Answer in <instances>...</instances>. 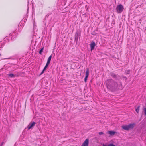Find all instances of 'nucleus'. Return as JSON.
I'll return each mask as SVG.
<instances>
[{
    "mask_svg": "<svg viewBox=\"0 0 146 146\" xmlns=\"http://www.w3.org/2000/svg\"><path fill=\"white\" fill-rule=\"evenodd\" d=\"M89 70L88 68H87L86 71L85 73V77L84 78V81L85 82H86L87 79L88 77L89 76Z\"/></svg>",
    "mask_w": 146,
    "mask_h": 146,
    "instance_id": "4",
    "label": "nucleus"
},
{
    "mask_svg": "<svg viewBox=\"0 0 146 146\" xmlns=\"http://www.w3.org/2000/svg\"><path fill=\"white\" fill-rule=\"evenodd\" d=\"M130 70H126L125 72V73L127 74H129L130 73Z\"/></svg>",
    "mask_w": 146,
    "mask_h": 146,
    "instance_id": "17",
    "label": "nucleus"
},
{
    "mask_svg": "<svg viewBox=\"0 0 146 146\" xmlns=\"http://www.w3.org/2000/svg\"><path fill=\"white\" fill-rule=\"evenodd\" d=\"M35 124L36 123L34 122H33L32 123H29L28 126V129H29L31 128H32Z\"/></svg>",
    "mask_w": 146,
    "mask_h": 146,
    "instance_id": "6",
    "label": "nucleus"
},
{
    "mask_svg": "<svg viewBox=\"0 0 146 146\" xmlns=\"http://www.w3.org/2000/svg\"><path fill=\"white\" fill-rule=\"evenodd\" d=\"M102 146H115V145H114L113 143H109L107 145V144H103Z\"/></svg>",
    "mask_w": 146,
    "mask_h": 146,
    "instance_id": "10",
    "label": "nucleus"
},
{
    "mask_svg": "<svg viewBox=\"0 0 146 146\" xmlns=\"http://www.w3.org/2000/svg\"><path fill=\"white\" fill-rule=\"evenodd\" d=\"M99 134L100 135H102L104 134V133L102 132H100L99 133Z\"/></svg>",
    "mask_w": 146,
    "mask_h": 146,
    "instance_id": "19",
    "label": "nucleus"
},
{
    "mask_svg": "<svg viewBox=\"0 0 146 146\" xmlns=\"http://www.w3.org/2000/svg\"><path fill=\"white\" fill-rule=\"evenodd\" d=\"M107 133L110 134L111 135H113L115 133V132L113 131H108Z\"/></svg>",
    "mask_w": 146,
    "mask_h": 146,
    "instance_id": "9",
    "label": "nucleus"
},
{
    "mask_svg": "<svg viewBox=\"0 0 146 146\" xmlns=\"http://www.w3.org/2000/svg\"><path fill=\"white\" fill-rule=\"evenodd\" d=\"M8 75L11 78L13 77H14V74L12 73L9 74H8Z\"/></svg>",
    "mask_w": 146,
    "mask_h": 146,
    "instance_id": "14",
    "label": "nucleus"
},
{
    "mask_svg": "<svg viewBox=\"0 0 146 146\" xmlns=\"http://www.w3.org/2000/svg\"><path fill=\"white\" fill-rule=\"evenodd\" d=\"M44 49V48H42L40 50L39 52V53L40 54H42V52H43Z\"/></svg>",
    "mask_w": 146,
    "mask_h": 146,
    "instance_id": "16",
    "label": "nucleus"
},
{
    "mask_svg": "<svg viewBox=\"0 0 146 146\" xmlns=\"http://www.w3.org/2000/svg\"><path fill=\"white\" fill-rule=\"evenodd\" d=\"M52 58V55H50L48 58L47 63L50 64Z\"/></svg>",
    "mask_w": 146,
    "mask_h": 146,
    "instance_id": "12",
    "label": "nucleus"
},
{
    "mask_svg": "<svg viewBox=\"0 0 146 146\" xmlns=\"http://www.w3.org/2000/svg\"><path fill=\"white\" fill-rule=\"evenodd\" d=\"M107 87L111 91H113L115 89H121L122 88V84L120 82L118 83L114 82L112 79H109L106 82Z\"/></svg>",
    "mask_w": 146,
    "mask_h": 146,
    "instance_id": "1",
    "label": "nucleus"
},
{
    "mask_svg": "<svg viewBox=\"0 0 146 146\" xmlns=\"http://www.w3.org/2000/svg\"><path fill=\"white\" fill-rule=\"evenodd\" d=\"M139 107L140 106H138L137 108L136 109L135 111L137 113H138L139 110Z\"/></svg>",
    "mask_w": 146,
    "mask_h": 146,
    "instance_id": "15",
    "label": "nucleus"
},
{
    "mask_svg": "<svg viewBox=\"0 0 146 146\" xmlns=\"http://www.w3.org/2000/svg\"><path fill=\"white\" fill-rule=\"evenodd\" d=\"M78 33H76L75 35V40H76L77 41L78 40Z\"/></svg>",
    "mask_w": 146,
    "mask_h": 146,
    "instance_id": "13",
    "label": "nucleus"
},
{
    "mask_svg": "<svg viewBox=\"0 0 146 146\" xmlns=\"http://www.w3.org/2000/svg\"><path fill=\"white\" fill-rule=\"evenodd\" d=\"M52 58V55H50L48 58L47 63L50 64Z\"/></svg>",
    "mask_w": 146,
    "mask_h": 146,
    "instance_id": "11",
    "label": "nucleus"
},
{
    "mask_svg": "<svg viewBox=\"0 0 146 146\" xmlns=\"http://www.w3.org/2000/svg\"><path fill=\"white\" fill-rule=\"evenodd\" d=\"M135 125V123L130 124L128 125H122V128L125 130H128L130 129H132L134 127Z\"/></svg>",
    "mask_w": 146,
    "mask_h": 146,
    "instance_id": "2",
    "label": "nucleus"
},
{
    "mask_svg": "<svg viewBox=\"0 0 146 146\" xmlns=\"http://www.w3.org/2000/svg\"><path fill=\"white\" fill-rule=\"evenodd\" d=\"M91 51H92L96 46V44L94 42H92L90 44Z\"/></svg>",
    "mask_w": 146,
    "mask_h": 146,
    "instance_id": "7",
    "label": "nucleus"
},
{
    "mask_svg": "<svg viewBox=\"0 0 146 146\" xmlns=\"http://www.w3.org/2000/svg\"><path fill=\"white\" fill-rule=\"evenodd\" d=\"M33 25H34V27H35V23H34V22Z\"/></svg>",
    "mask_w": 146,
    "mask_h": 146,
    "instance_id": "21",
    "label": "nucleus"
},
{
    "mask_svg": "<svg viewBox=\"0 0 146 146\" xmlns=\"http://www.w3.org/2000/svg\"><path fill=\"white\" fill-rule=\"evenodd\" d=\"M3 143H4L3 142H2L1 143V144L0 146H2V145H3Z\"/></svg>",
    "mask_w": 146,
    "mask_h": 146,
    "instance_id": "20",
    "label": "nucleus"
},
{
    "mask_svg": "<svg viewBox=\"0 0 146 146\" xmlns=\"http://www.w3.org/2000/svg\"><path fill=\"white\" fill-rule=\"evenodd\" d=\"M89 144V139H86L83 142L81 146H88Z\"/></svg>",
    "mask_w": 146,
    "mask_h": 146,
    "instance_id": "5",
    "label": "nucleus"
},
{
    "mask_svg": "<svg viewBox=\"0 0 146 146\" xmlns=\"http://www.w3.org/2000/svg\"><path fill=\"white\" fill-rule=\"evenodd\" d=\"M49 64L46 63V64L45 65L44 68V69H43L42 71V72L40 73V75L42 74H43L44 73V71L45 70L46 68L49 65Z\"/></svg>",
    "mask_w": 146,
    "mask_h": 146,
    "instance_id": "8",
    "label": "nucleus"
},
{
    "mask_svg": "<svg viewBox=\"0 0 146 146\" xmlns=\"http://www.w3.org/2000/svg\"><path fill=\"white\" fill-rule=\"evenodd\" d=\"M144 112L145 115L146 116V108H144Z\"/></svg>",
    "mask_w": 146,
    "mask_h": 146,
    "instance_id": "18",
    "label": "nucleus"
},
{
    "mask_svg": "<svg viewBox=\"0 0 146 146\" xmlns=\"http://www.w3.org/2000/svg\"><path fill=\"white\" fill-rule=\"evenodd\" d=\"M123 9V7L120 4L117 6L116 10L117 13H120L122 12Z\"/></svg>",
    "mask_w": 146,
    "mask_h": 146,
    "instance_id": "3",
    "label": "nucleus"
}]
</instances>
